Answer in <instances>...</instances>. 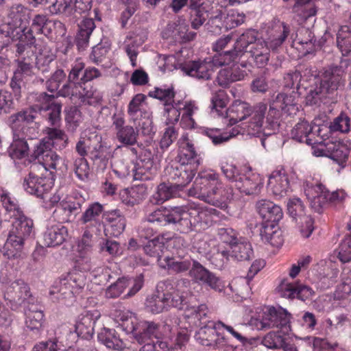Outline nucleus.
<instances>
[{
	"mask_svg": "<svg viewBox=\"0 0 351 351\" xmlns=\"http://www.w3.org/2000/svg\"><path fill=\"white\" fill-rule=\"evenodd\" d=\"M219 212L213 208L175 206L167 211L156 208L145 215V221L160 226L173 225L180 233H188L208 226L213 215Z\"/></svg>",
	"mask_w": 351,
	"mask_h": 351,
	"instance_id": "f257e3e1",
	"label": "nucleus"
},
{
	"mask_svg": "<svg viewBox=\"0 0 351 351\" xmlns=\"http://www.w3.org/2000/svg\"><path fill=\"white\" fill-rule=\"evenodd\" d=\"M56 96L45 92L36 94L35 104L25 110L12 114L9 117V123L14 132H25V125L32 123L36 119L37 112L48 121L51 126H58L61 121L62 105L55 101Z\"/></svg>",
	"mask_w": 351,
	"mask_h": 351,
	"instance_id": "f03ea898",
	"label": "nucleus"
},
{
	"mask_svg": "<svg viewBox=\"0 0 351 351\" xmlns=\"http://www.w3.org/2000/svg\"><path fill=\"white\" fill-rule=\"evenodd\" d=\"M267 111V106L259 103L254 107L245 101L236 100L230 108L225 110V117L229 119V124L232 125L250 117L245 125L246 132L251 136H256L263 129V119Z\"/></svg>",
	"mask_w": 351,
	"mask_h": 351,
	"instance_id": "7ed1b4c3",
	"label": "nucleus"
},
{
	"mask_svg": "<svg viewBox=\"0 0 351 351\" xmlns=\"http://www.w3.org/2000/svg\"><path fill=\"white\" fill-rule=\"evenodd\" d=\"M5 246L9 256L17 257L22 250L24 242L33 233V221L23 213L16 216Z\"/></svg>",
	"mask_w": 351,
	"mask_h": 351,
	"instance_id": "20e7f679",
	"label": "nucleus"
},
{
	"mask_svg": "<svg viewBox=\"0 0 351 351\" xmlns=\"http://www.w3.org/2000/svg\"><path fill=\"white\" fill-rule=\"evenodd\" d=\"M1 289L4 300L11 310L17 311L20 307L36 302L30 292L29 285L23 280L19 279L2 285Z\"/></svg>",
	"mask_w": 351,
	"mask_h": 351,
	"instance_id": "39448f33",
	"label": "nucleus"
},
{
	"mask_svg": "<svg viewBox=\"0 0 351 351\" xmlns=\"http://www.w3.org/2000/svg\"><path fill=\"white\" fill-rule=\"evenodd\" d=\"M349 64L348 59H341L339 65L324 67L316 77V80L332 98L339 88L344 86L343 75Z\"/></svg>",
	"mask_w": 351,
	"mask_h": 351,
	"instance_id": "423d86ee",
	"label": "nucleus"
},
{
	"mask_svg": "<svg viewBox=\"0 0 351 351\" xmlns=\"http://www.w3.org/2000/svg\"><path fill=\"white\" fill-rule=\"evenodd\" d=\"M290 318L291 315L286 310L282 308L276 309L274 307H270L267 312L264 313L257 326L261 330L277 328L282 330L284 333H287L291 330Z\"/></svg>",
	"mask_w": 351,
	"mask_h": 351,
	"instance_id": "0eeeda50",
	"label": "nucleus"
},
{
	"mask_svg": "<svg viewBox=\"0 0 351 351\" xmlns=\"http://www.w3.org/2000/svg\"><path fill=\"white\" fill-rule=\"evenodd\" d=\"M169 180L180 191L191 182L195 174V170L191 163L185 164V160L182 162L175 163L166 168Z\"/></svg>",
	"mask_w": 351,
	"mask_h": 351,
	"instance_id": "6e6552de",
	"label": "nucleus"
},
{
	"mask_svg": "<svg viewBox=\"0 0 351 351\" xmlns=\"http://www.w3.org/2000/svg\"><path fill=\"white\" fill-rule=\"evenodd\" d=\"M85 64L80 60L75 61L69 71L67 80L58 92V95L67 97L73 93V90L84 84V71Z\"/></svg>",
	"mask_w": 351,
	"mask_h": 351,
	"instance_id": "1a4fd4ad",
	"label": "nucleus"
},
{
	"mask_svg": "<svg viewBox=\"0 0 351 351\" xmlns=\"http://www.w3.org/2000/svg\"><path fill=\"white\" fill-rule=\"evenodd\" d=\"M35 166L31 167V171L25 177L23 186L28 193L43 198L52 187V182L45 176H39L34 172Z\"/></svg>",
	"mask_w": 351,
	"mask_h": 351,
	"instance_id": "9d476101",
	"label": "nucleus"
},
{
	"mask_svg": "<svg viewBox=\"0 0 351 351\" xmlns=\"http://www.w3.org/2000/svg\"><path fill=\"white\" fill-rule=\"evenodd\" d=\"M143 285V278L142 276H139L134 280L125 277L120 278L108 287L106 291V295L108 298H118L128 287L132 285L125 298L132 297L142 288Z\"/></svg>",
	"mask_w": 351,
	"mask_h": 351,
	"instance_id": "9b49d317",
	"label": "nucleus"
},
{
	"mask_svg": "<svg viewBox=\"0 0 351 351\" xmlns=\"http://www.w3.org/2000/svg\"><path fill=\"white\" fill-rule=\"evenodd\" d=\"M132 326L128 328L134 338L139 344L147 341H153L152 338L159 339L160 337V324L154 322L143 321L137 323L135 326L131 322Z\"/></svg>",
	"mask_w": 351,
	"mask_h": 351,
	"instance_id": "f8f14e48",
	"label": "nucleus"
},
{
	"mask_svg": "<svg viewBox=\"0 0 351 351\" xmlns=\"http://www.w3.org/2000/svg\"><path fill=\"white\" fill-rule=\"evenodd\" d=\"M189 275L197 283L207 285L216 291H221L222 289L220 279L196 261H193Z\"/></svg>",
	"mask_w": 351,
	"mask_h": 351,
	"instance_id": "ddd939ff",
	"label": "nucleus"
},
{
	"mask_svg": "<svg viewBox=\"0 0 351 351\" xmlns=\"http://www.w3.org/2000/svg\"><path fill=\"white\" fill-rule=\"evenodd\" d=\"M112 126L116 130V138L124 145H134L137 143L138 131L131 125H124L125 119L121 114H114L112 117Z\"/></svg>",
	"mask_w": 351,
	"mask_h": 351,
	"instance_id": "4468645a",
	"label": "nucleus"
},
{
	"mask_svg": "<svg viewBox=\"0 0 351 351\" xmlns=\"http://www.w3.org/2000/svg\"><path fill=\"white\" fill-rule=\"evenodd\" d=\"M216 67L213 60L203 61H189L181 66L182 71L186 75L199 80L210 79Z\"/></svg>",
	"mask_w": 351,
	"mask_h": 351,
	"instance_id": "2eb2a0df",
	"label": "nucleus"
},
{
	"mask_svg": "<svg viewBox=\"0 0 351 351\" xmlns=\"http://www.w3.org/2000/svg\"><path fill=\"white\" fill-rule=\"evenodd\" d=\"M162 38H172L175 41L190 42L196 38L197 33L189 31V26L184 22H171L168 23L162 33Z\"/></svg>",
	"mask_w": 351,
	"mask_h": 351,
	"instance_id": "dca6fc26",
	"label": "nucleus"
},
{
	"mask_svg": "<svg viewBox=\"0 0 351 351\" xmlns=\"http://www.w3.org/2000/svg\"><path fill=\"white\" fill-rule=\"evenodd\" d=\"M149 96L164 101L165 111L168 113L169 117L171 114L174 117L173 120L169 119L170 121L178 122L180 116V112L176 109L173 103L174 102L175 92L172 87L171 88H155L154 90L149 93Z\"/></svg>",
	"mask_w": 351,
	"mask_h": 351,
	"instance_id": "f3484780",
	"label": "nucleus"
},
{
	"mask_svg": "<svg viewBox=\"0 0 351 351\" xmlns=\"http://www.w3.org/2000/svg\"><path fill=\"white\" fill-rule=\"evenodd\" d=\"M235 187L247 195H258L263 186L262 179L257 173L247 172L236 180Z\"/></svg>",
	"mask_w": 351,
	"mask_h": 351,
	"instance_id": "a211bd4d",
	"label": "nucleus"
},
{
	"mask_svg": "<svg viewBox=\"0 0 351 351\" xmlns=\"http://www.w3.org/2000/svg\"><path fill=\"white\" fill-rule=\"evenodd\" d=\"M306 195L309 200L310 206L315 212L322 213L328 205L327 189L322 184L308 186L305 189Z\"/></svg>",
	"mask_w": 351,
	"mask_h": 351,
	"instance_id": "6ab92c4d",
	"label": "nucleus"
},
{
	"mask_svg": "<svg viewBox=\"0 0 351 351\" xmlns=\"http://www.w3.org/2000/svg\"><path fill=\"white\" fill-rule=\"evenodd\" d=\"M188 14L191 27L197 30L206 21L210 10L202 0H191L188 4Z\"/></svg>",
	"mask_w": 351,
	"mask_h": 351,
	"instance_id": "aec40b11",
	"label": "nucleus"
},
{
	"mask_svg": "<svg viewBox=\"0 0 351 351\" xmlns=\"http://www.w3.org/2000/svg\"><path fill=\"white\" fill-rule=\"evenodd\" d=\"M104 212V208L99 202L90 204L80 217V221L86 225V228L93 232H98L102 223L101 215Z\"/></svg>",
	"mask_w": 351,
	"mask_h": 351,
	"instance_id": "412c9836",
	"label": "nucleus"
},
{
	"mask_svg": "<svg viewBox=\"0 0 351 351\" xmlns=\"http://www.w3.org/2000/svg\"><path fill=\"white\" fill-rule=\"evenodd\" d=\"M156 292L164 293L165 297L167 298L165 301L167 304H168L167 310L170 307L185 310L186 305H190L189 304L184 303V300L183 297L176 293L173 284L169 280L160 282L156 287Z\"/></svg>",
	"mask_w": 351,
	"mask_h": 351,
	"instance_id": "4be33fe9",
	"label": "nucleus"
},
{
	"mask_svg": "<svg viewBox=\"0 0 351 351\" xmlns=\"http://www.w3.org/2000/svg\"><path fill=\"white\" fill-rule=\"evenodd\" d=\"M209 204L219 208H226L227 203L233 199L234 193L232 186L219 182L210 189Z\"/></svg>",
	"mask_w": 351,
	"mask_h": 351,
	"instance_id": "5701e85b",
	"label": "nucleus"
},
{
	"mask_svg": "<svg viewBox=\"0 0 351 351\" xmlns=\"http://www.w3.org/2000/svg\"><path fill=\"white\" fill-rule=\"evenodd\" d=\"M267 187L274 195L281 197L289 189V181L284 170L274 171L269 177Z\"/></svg>",
	"mask_w": 351,
	"mask_h": 351,
	"instance_id": "b1692460",
	"label": "nucleus"
},
{
	"mask_svg": "<svg viewBox=\"0 0 351 351\" xmlns=\"http://www.w3.org/2000/svg\"><path fill=\"white\" fill-rule=\"evenodd\" d=\"M256 209L265 223H276L282 217L281 208L274 202L261 199L256 203Z\"/></svg>",
	"mask_w": 351,
	"mask_h": 351,
	"instance_id": "393cba45",
	"label": "nucleus"
},
{
	"mask_svg": "<svg viewBox=\"0 0 351 351\" xmlns=\"http://www.w3.org/2000/svg\"><path fill=\"white\" fill-rule=\"evenodd\" d=\"M69 97H77L82 103L90 106L98 104L102 99L101 93L90 84H82L80 88L73 90Z\"/></svg>",
	"mask_w": 351,
	"mask_h": 351,
	"instance_id": "a878e982",
	"label": "nucleus"
},
{
	"mask_svg": "<svg viewBox=\"0 0 351 351\" xmlns=\"http://www.w3.org/2000/svg\"><path fill=\"white\" fill-rule=\"evenodd\" d=\"M295 96L296 93L294 90L289 94L280 93L275 97L271 104L274 105V108L281 110L284 113L290 116L294 115L299 110Z\"/></svg>",
	"mask_w": 351,
	"mask_h": 351,
	"instance_id": "bb28decb",
	"label": "nucleus"
},
{
	"mask_svg": "<svg viewBox=\"0 0 351 351\" xmlns=\"http://www.w3.org/2000/svg\"><path fill=\"white\" fill-rule=\"evenodd\" d=\"M245 75L246 72L241 69L238 64H233L221 69L218 73L217 81L220 86L226 88L233 82L242 80Z\"/></svg>",
	"mask_w": 351,
	"mask_h": 351,
	"instance_id": "cd10ccee",
	"label": "nucleus"
},
{
	"mask_svg": "<svg viewBox=\"0 0 351 351\" xmlns=\"http://www.w3.org/2000/svg\"><path fill=\"white\" fill-rule=\"evenodd\" d=\"M314 82L306 88L305 103L308 106L319 105L320 103H326L328 99H332L325 89L314 77Z\"/></svg>",
	"mask_w": 351,
	"mask_h": 351,
	"instance_id": "c85d7f7f",
	"label": "nucleus"
},
{
	"mask_svg": "<svg viewBox=\"0 0 351 351\" xmlns=\"http://www.w3.org/2000/svg\"><path fill=\"white\" fill-rule=\"evenodd\" d=\"M313 128L306 121H302L298 123L291 130V135L293 139L299 142H305L307 145H314L321 144L322 141L318 139H313Z\"/></svg>",
	"mask_w": 351,
	"mask_h": 351,
	"instance_id": "c756f323",
	"label": "nucleus"
},
{
	"mask_svg": "<svg viewBox=\"0 0 351 351\" xmlns=\"http://www.w3.org/2000/svg\"><path fill=\"white\" fill-rule=\"evenodd\" d=\"M67 236V229L61 224L48 226L43 234L44 243L47 247L61 245Z\"/></svg>",
	"mask_w": 351,
	"mask_h": 351,
	"instance_id": "7c9ffc66",
	"label": "nucleus"
},
{
	"mask_svg": "<svg viewBox=\"0 0 351 351\" xmlns=\"http://www.w3.org/2000/svg\"><path fill=\"white\" fill-rule=\"evenodd\" d=\"M26 315L25 324L31 330H38L43 325L44 314L36 302L24 307Z\"/></svg>",
	"mask_w": 351,
	"mask_h": 351,
	"instance_id": "2f4dec72",
	"label": "nucleus"
},
{
	"mask_svg": "<svg viewBox=\"0 0 351 351\" xmlns=\"http://www.w3.org/2000/svg\"><path fill=\"white\" fill-rule=\"evenodd\" d=\"M208 309L206 304L186 305L184 310V316L186 318H193L194 324L199 326H204L214 323L208 320Z\"/></svg>",
	"mask_w": 351,
	"mask_h": 351,
	"instance_id": "473e14b6",
	"label": "nucleus"
},
{
	"mask_svg": "<svg viewBox=\"0 0 351 351\" xmlns=\"http://www.w3.org/2000/svg\"><path fill=\"white\" fill-rule=\"evenodd\" d=\"M33 8L39 5H47L49 12L52 14L69 13L71 0H27Z\"/></svg>",
	"mask_w": 351,
	"mask_h": 351,
	"instance_id": "72a5a7b5",
	"label": "nucleus"
},
{
	"mask_svg": "<svg viewBox=\"0 0 351 351\" xmlns=\"http://www.w3.org/2000/svg\"><path fill=\"white\" fill-rule=\"evenodd\" d=\"M95 24L92 19H85L79 25L78 32L75 37V43L79 50H84L89 43V39Z\"/></svg>",
	"mask_w": 351,
	"mask_h": 351,
	"instance_id": "f704fd0d",
	"label": "nucleus"
},
{
	"mask_svg": "<svg viewBox=\"0 0 351 351\" xmlns=\"http://www.w3.org/2000/svg\"><path fill=\"white\" fill-rule=\"evenodd\" d=\"M290 33V27L289 25L281 23L276 27L272 34L267 38L265 43L269 50L276 51L281 47Z\"/></svg>",
	"mask_w": 351,
	"mask_h": 351,
	"instance_id": "c9c22d12",
	"label": "nucleus"
},
{
	"mask_svg": "<svg viewBox=\"0 0 351 351\" xmlns=\"http://www.w3.org/2000/svg\"><path fill=\"white\" fill-rule=\"evenodd\" d=\"M99 317L100 313L97 311H86L82 314L75 325L77 332L82 335L93 334L95 325Z\"/></svg>",
	"mask_w": 351,
	"mask_h": 351,
	"instance_id": "e433bc0d",
	"label": "nucleus"
},
{
	"mask_svg": "<svg viewBox=\"0 0 351 351\" xmlns=\"http://www.w3.org/2000/svg\"><path fill=\"white\" fill-rule=\"evenodd\" d=\"M71 287L67 276H62L54 281L49 294L53 296V299L58 300L71 299L74 296Z\"/></svg>",
	"mask_w": 351,
	"mask_h": 351,
	"instance_id": "4c0bfd02",
	"label": "nucleus"
},
{
	"mask_svg": "<svg viewBox=\"0 0 351 351\" xmlns=\"http://www.w3.org/2000/svg\"><path fill=\"white\" fill-rule=\"evenodd\" d=\"M38 54L36 58V66L44 75L49 74L51 71V63L55 60L56 56L47 45H44L38 48Z\"/></svg>",
	"mask_w": 351,
	"mask_h": 351,
	"instance_id": "58836bf2",
	"label": "nucleus"
},
{
	"mask_svg": "<svg viewBox=\"0 0 351 351\" xmlns=\"http://www.w3.org/2000/svg\"><path fill=\"white\" fill-rule=\"evenodd\" d=\"M287 211L295 221H298V219H301L306 223L308 228H311L312 217L305 214L304 205L300 198L289 199L287 202Z\"/></svg>",
	"mask_w": 351,
	"mask_h": 351,
	"instance_id": "ea45409f",
	"label": "nucleus"
},
{
	"mask_svg": "<svg viewBox=\"0 0 351 351\" xmlns=\"http://www.w3.org/2000/svg\"><path fill=\"white\" fill-rule=\"evenodd\" d=\"M58 23L60 26L62 24L60 22H56L50 20L47 15L43 14H36L31 24V28L39 34H44L48 36L51 34L52 28Z\"/></svg>",
	"mask_w": 351,
	"mask_h": 351,
	"instance_id": "a19ab883",
	"label": "nucleus"
},
{
	"mask_svg": "<svg viewBox=\"0 0 351 351\" xmlns=\"http://www.w3.org/2000/svg\"><path fill=\"white\" fill-rule=\"evenodd\" d=\"M98 339L107 348L117 350H122L125 348V343L117 335L113 329L103 328L98 334Z\"/></svg>",
	"mask_w": 351,
	"mask_h": 351,
	"instance_id": "79ce46f5",
	"label": "nucleus"
},
{
	"mask_svg": "<svg viewBox=\"0 0 351 351\" xmlns=\"http://www.w3.org/2000/svg\"><path fill=\"white\" fill-rule=\"evenodd\" d=\"M217 322L202 326L195 334V338L202 346L211 347L216 337L218 335L217 330H219Z\"/></svg>",
	"mask_w": 351,
	"mask_h": 351,
	"instance_id": "37998d69",
	"label": "nucleus"
},
{
	"mask_svg": "<svg viewBox=\"0 0 351 351\" xmlns=\"http://www.w3.org/2000/svg\"><path fill=\"white\" fill-rule=\"evenodd\" d=\"M260 236L264 243L278 247L282 243L280 234L276 230L275 223H263L260 228Z\"/></svg>",
	"mask_w": 351,
	"mask_h": 351,
	"instance_id": "c03bdc74",
	"label": "nucleus"
},
{
	"mask_svg": "<svg viewBox=\"0 0 351 351\" xmlns=\"http://www.w3.org/2000/svg\"><path fill=\"white\" fill-rule=\"evenodd\" d=\"M180 191L173 183H160L157 187V191L152 197V201L155 204H162L165 201L176 196L178 191Z\"/></svg>",
	"mask_w": 351,
	"mask_h": 351,
	"instance_id": "a18cd8bd",
	"label": "nucleus"
},
{
	"mask_svg": "<svg viewBox=\"0 0 351 351\" xmlns=\"http://www.w3.org/2000/svg\"><path fill=\"white\" fill-rule=\"evenodd\" d=\"M279 110L274 108V105L271 103L269 110L266 117V121L264 122L263 119V129L256 135L263 133L265 136L271 135V132H274L279 127L278 123Z\"/></svg>",
	"mask_w": 351,
	"mask_h": 351,
	"instance_id": "49530a36",
	"label": "nucleus"
},
{
	"mask_svg": "<svg viewBox=\"0 0 351 351\" xmlns=\"http://www.w3.org/2000/svg\"><path fill=\"white\" fill-rule=\"evenodd\" d=\"M231 250V256L238 261H248L253 256L251 244L243 239L234 244Z\"/></svg>",
	"mask_w": 351,
	"mask_h": 351,
	"instance_id": "de8ad7c7",
	"label": "nucleus"
},
{
	"mask_svg": "<svg viewBox=\"0 0 351 351\" xmlns=\"http://www.w3.org/2000/svg\"><path fill=\"white\" fill-rule=\"evenodd\" d=\"M337 44L343 56L351 52V28L348 25L341 26L337 34Z\"/></svg>",
	"mask_w": 351,
	"mask_h": 351,
	"instance_id": "09e8293b",
	"label": "nucleus"
},
{
	"mask_svg": "<svg viewBox=\"0 0 351 351\" xmlns=\"http://www.w3.org/2000/svg\"><path fill=\"white\" fill-rule=\"evenodd\" d=\"M164 293H157L149 296L145 302V306L148 311L153 314H158L167 310V305Z\"/></svg>",
	"mask_w": 351,
	"mask_h": 351,
	"instance_id": "8fccbe9b",
	"label": "nucleus"
},
{
	"mask_svg": "<svg viewBox=\"0 0 351 351\" xmlns=\"http://www.w3.org/2000/svg\"><path fill=\"white\" fill-rule=\"evenodd\" d=\"M208 21L205 27L210 32L218 34L223 25V20L225 19V13L221 9H215L210 10Z\"/></svg>",
	"mask_w": 351,
	"mask_h": 351,
	"instance_id": "3c124183",
	"label": "nucleus"
},
{
	"mask_svg": "<svg viewBox=\"0 0 351 351\" xmlns=\"http://www.w3.org/2000/svg\"><path fill=\"white\" fill-rule=\"evenodd\" d=\"M257 42V32L254 30H247L239 37L234 47L242 54L247 52L250 47H254Z\"/></svg>",
	"mask_w": 351,
	"mask_h": 351,
	"instance_id": "603ef678",
	"label": "nucleus"
},
{
	"mask_svg": "<svg viewBox=\"0 0 351 351\" xmlns=\"http://www.w3.org/2000/svg\"><path fill=\"white\" fill-rule=\"evenodd\" d=\"M165 250H166L165 244L160 242L158 239L149 241L143 247L145 253L150 257L155 258L161 267L162 265L161 261L164 256Z\"/></svg>",
	"mask_w": 351,
	"mask_h": 351,
	"instance_id": "864d4df0",
	"label": "nucleus"
},
{
	"mask_svg": "<svg viewBox=\"0 0 351 351\" xmlns=\"http://www.w3.org/2000/svg\"><path fill=\"white\" fill-rule=\"evenodd\" d=\"M200 180L201 179L198 177L195 178L192 187L189 190V195L209 204L211 194L210 186L204 184V182Z\"/></svg>",
	"mask_w": 351,
	"mask_h": 351,
	"instance_id": "5fc2aeb1",
	"label": "nucleus"
},
{
	"mask_svg": "<svg viewBox=\"0 0 351 351\" xmlns=\"http://www.w3.org/2000/svg\"><path fill=\"white\" fill-rule=\"evenodd\" d=\"M314 36L308 29L302 28L299 31L296 38L293 41L294 44L300 45L305 54L310 53L314 50Z\"/></svg>",
	"mask_w": 351,
	"mask_h": 351,
	"instance_id": "6e6d98bb",
	"label": "nucleus"
},
{
	"mask_svg": "<svg viewBox=\"0 0 351 351\" xmlns=\"http://www.w3.org/2000/svg\"><path fill=\"white\" fill-rule=\"evenodd\" d=\"M29 145L23 138L14 139L8 148L10 156L13 159H21L28 154Z\"/></svg>",
	"mask_w": 351,
	"mask_h": 351,
	"instance_id": "4d7b16f0",
	"label": "nucleus"
},
{
	"mask_svg": "<svg viewBox=\"0 0 351 351\" xmlns=\"http://www.w3.org/2000/svg\"><path fill=\"white\" fill-rule=\"evenodd\" d=\"M326 145L328 147V152H330V158L337 161L339 164L346 162L349 152L345 146L339 143H334L332 142H327Z\"/></svg>",
	"mask_w": 351,
	"mask_h": 351,
	"instance_id": "13d9d810",
	"label": "nucleus"
},
{
	"mask_svg": "<svg viewBox=\"0 0 351 351\" xmlns=\"http://www.w3.org/2000/svg\"><path fill=\"white\" fill-rule=\"evenodd\" d=\"M1 201L7 213L10 215V217L12 218L22 214L16 199L12 197L10 194L5 191L0 193Z\"/></svg>",
	"mask_w": 351,
	"mask_h": 351,
	"instance_id": "bf43d9fd",
	"label": "nucleus"
},
{
	"mask_svg": "<svg viewBox=\"0 0 351 351\" xmlns=\"http://www.w3.org/2000/svg\"><path fill=\"white\" fill-rule=\"evenodd\" d=\"M66 73L62 69H57L45 82V86L50 93L58 92L61 84L66 80ZM56 97H59L58 93Z\"/></svg>",
	"mask_w": 351,
	"mask_h": 351,
	"instance_id": "052dcab7",
	"label": "nucleus"
},
{
	"mask_svg": "<svg viewBox=\"0 0 351 351\" xmlns=\"http://www.w3.org/2000/svg\"><path fill=\"white\" fill-rule=\"evenodd\" d=\"M328 129L331 132L348 133L350 130V119L348 115L341 112L330 123Z\"/></svg>",
	"mask_w": 351,
	"mask_h": 351,
	"instance_id": "680f3d73",
	"label": "nucleus"
},
{
	"mask_svg": "<svg viewBox=\"0 0 351 351\" xmlns=\"http://www.w3.org/2000/svg\"><path fill=\"white\" fill-rule=\"evenodd\" d=\"M95 145H92L90 150V158L94 162L97 161L104 162V164L110 156L109 148L104 146L97 139Z\"/></svg>",
	"mask_w": 351,
	"mask_h": 351,
	"instance_id": "e2e57ef3",
	"label": "nucleus"
},
{
	"mask_svg": "<svg viewBox=\"0 0 351 351\" xmlns=\"http://www.w3.org/2000/svg\"><path fill=\"white\" fill-rule=\"evenodd\" d=\"M47 141L52 143L60 142V149L65 148L69 144V138L66 133L56 128H47L46 129Z\"/></svg>",
	"mask_w": 351,
	"mask_h": 351,
	"instance_id": "0e129e2a",
	"label": "nucleus"
},
{
	"mask_svg": "<svg viewBox=\"0 0 351 351\" xmlns=\"http://www.w3.org/2000/svg\"><path fill=\"white\" fill-rule=\"evenodd\" d=\"M29 14V10L21 4L13 5L9 12V16L12 19L11 22L16 23V24L21 25H23L24 21H27Z\"/></svg>",
	"mask_w": 351,
	"mask_h": 351,
	"instance_id": "69168bd1",
	"label": "nucleus"
},
{
	"mask_svg": "<svg viewBox=\"0 0 351 351\" xmlns=\"http://www.w3.org/2000/svg\"><path fill=\"white\" fill-rule=\"evenodd\" d=\"M241 56V53L234 47L233 50L224 51L214 56L212 60L215 66L218 67L234 62Z\"/></svg>",
	"mask_w": 351,
	"mask_h": 351,
	"instance_id": "338daca9",
	"label": "nucleus"
},
{
	"mask_svg": "<svg viewBox=\"0 0 351 351\" xmlns=\"http://www.w3.org/2000/svg\"><path fill=\"white\" fill-rule=\"evenodd\" d=\"M337 257L342 263L351 261V235L346 237L335 251Z\"/></svg>",
	"mask_w": 351,
	"mask_h": 351,
	"instance_id": "774afa93",
	"label": "nucleus"
}]
</instances>
